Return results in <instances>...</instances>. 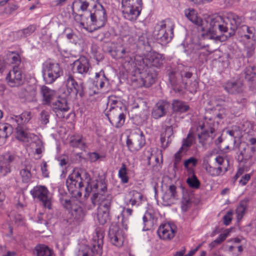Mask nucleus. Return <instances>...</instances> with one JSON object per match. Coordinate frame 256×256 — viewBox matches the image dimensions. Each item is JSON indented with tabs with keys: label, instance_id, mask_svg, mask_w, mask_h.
<instances>
[{
	"label": "nucleus",
	"instance_id": "f257e3e1",
	"mask_svg": "<svg viewBox=\"0 0 256 256\" xmlns=\"http://www.w3.org/2000/svg\"><path fill=\"white\" fill-rule=\"evenodd\" d=\"M184 13L186 17L202 32L212 33V38L221 42L234 34L236 24L240 20V18L231 14H227L224 16H217L202 20L198 16L196 10L193 8L186 9Z\"/></svg>",
	"mask_w": 256,
	"mask_h": 256
},
{
	"label": "nucleus",
	"instance_id": "f03ea898",
	"mask_svg": "<svg viewBox=\"0 0 256 256\" xmlns=\"http://www.w3.org/2000/svg\"><path fill=\"white\" fill-rule=\"evenodd\" d=\"M66 185L69 192L72 194L84 189V196H88L91 192H94V193L90 198L94 206L97 204V199L104 196V194L107 190L106 185L104 180L92 181L89 173L82 169H74L67 178Z\"/></svg>",
	"mask_w": 256,
	"mask_h": 256
},
{
	"label": "nucleus",
	"instance_id": "7ed1b4c3",
	"mask_svg": "<svg viewBox=\"0 0 256 256\" xmlns=\"http://www.w3.org/2000/svg\"><path fill=\"white\" fill-rule=\"evenodd\" d=\"M174 24L169 19L159 22L156 26L154 36L161 44L168 43L172 39L174 34Z\"/></svg>",
	"mask_w": 256,
	"mask_h": 256
},
{
	"label": "nucleus",
	"instance_id": "20e7f679",
	"mask_svg": "<svg viewBox=\"0 0 256 256\" xmlns=\"http://www.w3.org/2000/svg\"><path fill=\"white\" fill-rule=\"evenodd\" d=\"M190 68L182 64H178L176 71L172 69L168 70V80L174 92H179L182 90L179 84L183 78H190L192 77V74L190 72Z\"/></svg>",
	"mask_w": 256,
	"mask_h": 256
},
{
	"label": "nucleus",
	"instance_id": "39448f33",
	"mask_svg": "<svg viewBox=\"0 0 256 256\" xmlns=\"http://www.w3.org/2000/svg\"><path fill=\"white\" fill-rule=\"evenodd\" d=\"M104 234L99 228H96L95 234L92 238V248L87 247L84 250H80L76 256H90V252L101 256L102 253V244Z\"/></svg>",
	"mask_w": 256,
	"mask_h": 256
},
{
	"label": "nucleus",
	"instance_id": "423d86ee",
	"mask_svg": "<svg viewBox=\"0 0 256 256\" xmlns=\"http://www.w3.org/2000/svg\"><path fill=\"white\" fill-rule=\"evenodd\" d=\"M122 12L124 17L130 20H136L142 9V0H122Z\"/></svg>",
	"mask_w": 256,
	"mask_h": 256
},
{
	"label": "nucleus",
	"instance_id": "0eeeda50",
	"mask_svg": "<svg viewBox=\"0 0 256 256\" xmlns=\"http://www.w3.org/2000/svg\"><path fill=\"white\" fill-rule=\"evenodd\" d=\"M62 70L58 63L46 62L44 65L43 76L46 82L51 84L62 74Z\"/></svg>",
	"mask_w": 256,
	"mask_h": 256
},
{
	"label": "nucleus",
	"instance_id": "6e6552de",
	"mask_svg": "<svg viewBox=\"0 0 256 256\" xmlns=\"http://www.w3.org/2000/svg\"><path fill=\"white\" fill-rule=\"evenodd\" d=\"M96 4H94L93 6V10L90 11L88 13L91 24L95 26L96 29H98L106 25L108 16L106 10L102 4L100 5L98 8H96Z\"/></svg>",
	"mask_w": 256,
	"mask_h": 256
},
{
	"label": "nucleus",
	"instance_id": "1a4fd4ad",
	"mask_svg": "<svg viewBox=\"0 0 256 256\" xmlns=\"http://www.w3.org/2000/svg\"><path fill=\"white\" fill-rule=\"evenodd\" d=\"M146 144L145 136L142 132H132L127 136L126 145L128 150L136 152L142 148Z\"/></svg>",
	"mask_w": 256,
	"mask_h": 256
},
{
	"label": "nucleus",
	"instance_id": "9d476101",
	"mask_svg": "<svg viewBox=\"0 0 256 256\" xmlns=\"http://www.w3.org/2000/svg\"><path fill=\"white\" fill-rule=\"evenodd\" d=\"M30 193L34 198L40 202L45 208L52 209L51 197L46 187L40 185L36 186L30 191Z\"/></svg>",
	"mask_w": 256,
	"mask_h": 256
},
{
	"label": "nucleus",
	"instance_id": "9b49d317",
	"mask_svg": "<svg viewBox=\"0 0 256 256\" xmlns=\"http://www.w3.org/2000/svg\"><path fill=\"white\" fill-rule=\"evenodd\" d=\"M126 113V108H124L106 112V115L111 124L114 128H118L124 124Z\"/></svg>",
	"mask_w": 256,
	"mask_h": 256
},
{
	"label": "nucleus",
	"instance_id": "f8f14e48",
	"mask_svg": "<svg viewBox=\"0 0 256 256\" xmlns=\"http://www.w3.org/2000/svg\"><path fill=\"white\" fill-rule=\"evenodd\" d=\"M66 88L69 94L83 98L85 95V87L83 82L78 83L72 74H69L66 81Z\"/></svg>",
	"mask_w": 256,
	"mask_h": 256
},
{
	"label": "nucleus",
	"instance_id": "ddd939ff",
	"mask_svg": "<svg viewBox=\"0 0 256 256\" xmlns=\"http://www.w3.org/2000/svg\"><path fill=\"white\" fill-rule=\"evenodd\" d=\"M51 107L58 118H68V113L70 110V106L66 99L58 97L56 101L52 102Z\"/></svg>",
	"mask_w": 256,
	"mask_h": 256
},
{
	"label": "nucleus",
	"instance_id": "4468645a",
	"mask_svg": "<svg viewBox=\"0 0 256 256\" xmlns=\"http://www.w3.org/2000/svg\"><path fill=\"white\" fill-rule=\"evenodd\" d=\"M92 66L89 60L84 56H81L72 64L74 73L80 74L83 78L90 74Z\"/></svg>",
	"mask_w": 256,
	"mask_h": 256
},
{
	"label": "nucleus",
	"instance_id": "2eb2a0df",
	"mask_svg": "<svg viewBox=\"0 0 256 256\" xmlns=\"http://www.w3.org/2000/svg\"><path fill=\"white\" fill-rule=\"evenodd\" d=\"M228 14H234L236 16L240 18V20L238 22V24H236V28L234 30V34L228 36L226 38V40H228V38L233 36L236 32V30H238V34L243 38H245L247 40L252 39V40H255V36H254V32H255V28L254 27H250L246 25H242V26H240L241 24L242 23L244 18L242 16H239L237 15L236 14L232 13V12H228Z\"/></svg>",
	"mask_w": 256,
	"mask_h": 256
},
{
	"label": "nucleus",
	"instance_id": "dca6fc26",
	"mask_svg": "<svg viewBox=\"0 0 256 256\" xmlns=\"http://www.w3.org/2000/svg\"><path fill=\"white\" fill-rule=\"evenodd\" d=\"M164 58L161 54L156 53H150L142 58V62L147 68L152 67L160 68L163 64Z\"/></svg>",
	"mask_w": 256,
	"mask_h": 256
},
{
	"label": "nucleus",
	"instance_id": "f3484780",
	"mask_svg": "<svg viewBox=\"0 0 256 256\" xmlns=\"http://www.w3.org/2000/svg\"><path fill=\"white\" fill-rule=\"evenodd\" d=\"M17 156L12 153L8 152L0 157V174L5 176L10 172L11 164L16 160Z\"/></svg>",
	"mask_w": 256,
	"mask_h": 256
},
{
	"label": "nucleus",
	"instance_id": "a211bd4d",
	"mask_svg": "<svg viewBox=\"0 0 256 256\" xmlns=\"http://www.w3.org/2000/svg\"><path fill=\"white\" fill-rule=\"evenodd\" d=\"M71 215V218L74 221L81 222L84 217V212L82 208L80 206L78 201L72 200L68 204V207H64Z\"/></svg>",
	"mask_w": 256,
	"mask_h": 256
},
{
	"label": "nucleus",
	"instance_id": "6ab92c4d",
	"mask_svg": "<svg viewBox=\"0 0 256 256\" xmlns=\"http://www.w3.org/2000/svg\"><path fill=\"white\" fill-rule=\"evenodd\" d=\"M8 84L12 87L18 86L22 84V76L21 70L18 66H14L6 76Z\"/></svg>",
	"mask_w": 256,
	"mask_h": 256
},
{
	"label": "nucleus",
	"instance_id": "aec40b11",
	"mask_svg": "<svg viewBox=\"0 0 256 256\" xmlns=\"http://www.w3.org/2000/svg\"><path fill=\"white\" fill-rule=\"evenodd\" d=\"M169 104L168 102L160 100L154 106L152 112V116L156 120L164 116L168 111Z\"/></svg>",
	"mask_w": 256,
	"mask_h": 256
},
{
	"label": "nucleus",
	"instance_id": "412c9836",
	"mask_svg": "<svg viewBox=\"0 0 256 256\" xmlns=\"http://www.w3.org/2000/svg\"><path fill=\"white\" fill-rule=\"evenodd\" d=\"M16 130V138L22 142H29L30 140L34 139L36 135L34 134L28 132L26 131V126L12 124Z\"/></svg>",
	"mask_w": 256,
	"mask_h": 256
},
{
	"label": "nucleus",
	"instance_id": "4be33fe9",
	"mask_svg": "<svg viewBox=\"0 0 256 256\" xmlns=\"http://www.w3.org/2000/svg\"><path fill=\"white\" fill-rule=\"evenodd\" d=\"M140 74L142 84L146 87H149L153 84L156 78V72L149 68L142 70L140 72Z\"/></svg>",
	"mask_w": 256,
	"mask_h": 256
},
{
	"label": "nucleus",
	"instance_id": "5701e85b",
	"mask_svg": "<svg viewBox=\"0 0 256 256\" xmlns=\"http://www.w3.org/2000/svg\"><path fill=\"white\" fill-rule=\"evenodd\" d=\"M174 226L170 224H166L160 226L157 232L160 238L163 240H170L172 238L176 232Z\"/></svg>",
	"mask_w": 256,
	"mask_h": 256
},
{
	"label": "nucleus",
	"instance_id": "b1692460",
	"mask_svg": "<svg viewBox=\"0 0 256 256\" xmlns=\"http://www.w3.org/2000/svg\"><path fill=\"white\" fill-rule=\"evenodd\" d=\"M144 196L140 192L132 190L128 194L126 204L128 206L137 208L142 204Z\"/></svg>",
	"mask_w": 256,
	"mask_h": 256
},
{
	"label": "nucleus",
	"instance_id": "393cba45",
	"mask_svg": "<svg viewBox=\"0 0 256 256\" xmlns=\"http://www.w3.org/2000/svg\"><path fill=\"white\" fill-rule=\"evenodd\" d=\"M108 237L113 245L118 247L122 246L124 238L122 234V231L118 227L113 226L110 228Z\"/></svg>",
	"mask_w": 256,
	"mask_h": 256
},
{
	"label": "nucleus",
	"instance_id": "a878e982",
	"mask_svg": "<svg viewBox=\"0 0 256 256\" xmlns=\"http://www.w3.org/2000/svg\"><path fill=\"white\" fill-rule=\"evenodd\" d=\"M89 5L90 2L87 0H75L71 6L73 16L76 18L79 16L83 20L84 16L82 14H78V13L86 11Z\"/></svg>",
	"mask_w": 256,
	"mask_h": 256
},
{
	"label": "nucleus",
	"instance_id": "bb28decb",
	"mask_svg": "<svg viewBox=\"0 0 256 256\" xmlns=\"http://www.w3.org/2000/svg\"><path fill=\"white\" fill-rule=\"evenodd\" d=\"M224 87L226 91L230 94H240L244 91L243 84L240 81H228Z\"/></svg>",
	"mask_w": 256,
	"mask_h": 256
},
{
	"label": "nucleus",
	"instance_id": "cd10ccee",
	"mask_svg": "<svg viewBox=\"0 0 256 256\" xmlns=\"http://www.w3.org/2000/svg\"><path fill=\"white\" fill-rule=\"evenodd\" d=\"M126 108V106L121 101V98L114 95L108 97L107 108L106 112H110L113 110Z\"/></svg>",
	"mask_w": 256,
	"mask_h": 256
},
{
	"label": "nucleus",
	"instance_id": "c85d7f7f",
	"mask_svg": "<svg viewBox=\"0 0 256 256\" xmlns=\"http://www.w3.org/2000/svg\"><path fill=\"white\" fill-rule=\"evenodd\" d=\"M40 93L42 96L43 104H44L48 105L52 103V100L57 96L55 90L44 86H42Z\"/></svg>",
	"mask_w": 256,
	"mask_h": 256
},
{
	"label": "nucleus",
	"instance_id": "c756f323",
	"mask_svg": "<svg viewBox=\"0 0 256 256\" xmlns=\"http://www.w3.org/2000/svg\"><path fill=\"white\" fill-rule=\"evenodd\" d=\"M94 84L96 88L100 90L108 86V79L106 76L103 70L96 73L95 80L94 82Z\"/></svg>",
	"mask_w": 256,
	"mask_h": 256
},
{
	"label": "nucleus",
	"instance_id": "7c9ffc66",
	"mask_svg": "<svg viewBox=\"0 0 256 256\" xmlns=\"http://www.w3.org/2000/svg\"><path fill=\"white\" fill-rule=\"evenodd\" d=\"M32 118L30 112L25 111L20 116H14L12 118V123L26 126Z\"/></svg>",
	"mask_w": 256,
	"mask_h": 256
},
{
	"label": "nucleus",
	"instance_id": "2f4dec72",
	"mask_svg": "<svg viewBox=\"0 0 256 256\" xmlns=\"http://www.w3.org/2000/svg\"><path fill=\"white\" fill-rule=\"evenodd\" d=\"M36 29L35 24L29 25L27 28L18 30L14 32V38L17 40H20L26 38L33 34Z\"/></svg>",
	"mask_w": 256,
	"mask_h": 256
},
{
	"label": "nucleus",
	"instance_id": "473e14b6",
	"mask_svg": "<svg viewBox=\"0 0 256 256\" xmlns=\"http://www.w3.org/2000/svg\"><path fill=\"white\" fill-rule=\"evenodd\" d=\"M12 132V125L5 123L0 124V146L4 144L6 138Z\"/></svg>",
	"mask_w": 256,
	"mask_h": 256
},
{
	"label": "nucleus",
	"instance_id": "72a5a7b5",
	"mask_svg": "<svg viewBox=\"0 0 256 256\" xmlns=\"http://www.w3.org/2000/svg\"><path fill=\"white\" fill-rule=\"evenodd\" d=\"M144 228L143 230H147L153 226L156 222L157 218L153 212L146 211L142 217Z\"/></svg>",
	"mask_w": 256,
	"mask_h": 256
},
{
	"label": "nucleus",
	"instance_id": "f704fd0d",
	"mask_svg": "<svg viewBox=\"0 0 256 256\" xmlns=\"http://www.w3.org/2000/svg\"><path fill=\"white\" fill-rule=\"evenodd\" d=\"M34 250L36 256H55L54 250L44 244H38L36 246Z\"/></svg>",
	"mask_w": 256,
	"mask_h": 256
},
{
	"label": "nucleus",
	"instance_id": "c9c22d12",
	"mask_svg": "<svg viewBox=\"0 0 256 256\" xmlns=\"http://www.w3.org/2000/svg\"><path fill=\"white\" fill-rule=\"evenodd\" d=\"M172 108L175 112L184 113L188 111L190 108L186 102L174 100L172 102Z\"/></svg>",
	"mask_w": 256,
	"mask_h": 256
},
{
	"label": "nucleus",
	"instance_id": "e433bc0d",
	"mask_svg": "<svg viewBox=\"0 0 256 256\" xmlns=\"http://www.w3.org/2000/svg\"><path fill=\"white\" fill-rule=\"evenodd\" d=\"M194 50L198 58L200 61L202 62H206L207 57L210 54L209 52L206 49L205 46H200L199 44L194 45Z\"/></svg>",
	"mask_w": 256,
	"mask_h": 256
},
{
	"label": "nucleus",
	"instance_id": "4c0bfd02",
	"mask_svg": "<svg viewBox=\"0 0 256 256\" xmlns=\"http://www.w3.org/2000/svg\"><path fill=\"white\" fill-rule=\"evenodd\" d=\"M188 177L186 182L189 186L192 188L198 189L200 186V182L196 176L193 168L188 169Z\"/></svg>",
	"mask_w": 256,
	"mask_h": 256
},
{
	"label": "nucleus",
	"instance_id": "58836bf2",
	"mask_svg": "<svg viewBox=\"0 0 256 256\" xmlns=\"http://www.w3.org/2000/svg\"><path fill=\"white\" fill-rule=\"evenodd\" d=\"M31 166H22L20 170L19 174L24 183L29 182L32 178Z\"/></svg>",
	"mask_w": 256,
	"mask_h": 256
},
{
	"label": "nucleus",
	"instance_id": "ea45409f",
	"mask_svg": "<svg viewBox=\"0 0 256 256\" xmlns=\"http://www.w3.org/2000/svg\"><path fill=\"white\" fill-rule=\"evenodd\" d=\"M97 202L98 203L96 205H99L98 209L108 211V212H110L112 204L111 196H108L107 198H106L104 196L100 197V198H98L97 199Z\"/></svg>",
	"mask_w": 256,
	"mask_h": 256
},
{
	"label": "nucleus",
	"instance_id": "a19ab883",
	"mask_svg": "<svg viewBox=\"0 0 256 256\" xmlns=\"http://www.w3.org/2000/svg\"><path fill=\"white\" fill-rule=\"evenodd\" d=\"M256 69L253 66L246 67L242 74V77L250 82H252L256 79Z\"/></svg>",
	"mask_w": 256,
	"mask_h": 256
},
{
	"label": "nucleus",
	"instance_id": "79ce46f5",
	"mask_svg": "<svg viewBox=\"0 0 256 256\" xmlns=\"http://www.w3.org/2000/svg\"><path fill=\"white\" fill-rule=\"evenodd\" d=\"M248 200L244 198L242 200L236 210V217L238 220H240L243 218L246 210L247 208Z\"/></svg>",
	"mask_w": 256,
	"mask_h": 256
},
{
	"label": "nucleus",
	"instance_id": "37998d69",
	"mask_svg": "<svg viewBox=\"0 0 256 256\" xmlns=\"http://www.w3.org/2000/svg\"><path fill=\"white\" fill-rule=\"evenodd\" d=\"M58 194H59V200L60 204L63 207H68V204L72 201L69 199V196L68 193L64 190V188L59 186L58 187Z\"/></svg>",
	"mask_w": 256,
	"mask_h": 256
},
{
	"label": "nucleus",
	"instance_id": "c03bdc74",
	"mask_svg": "<svg viewBox=\"0 0 256 256\" xmlns=\"http://www.w3.org/2000/svg\"><path fill=\"white\" fill-rule=\"evenodd\" d=\"M97 219L102 225H104L110 220V212L108 211L98 209L97 214Z\"/></svg>",
	"mask_w": 256,
	"mask_h": 256
},
{
	"label": "nucleus",
	"instance_id": "a18cd8bd",
	"mask_svg": "<svg viewBox=\"0 0 256 256\" xmlns=\"http://www.w3.org/2000/svg\"><path fill=\"white\" fill-rule=\"evenodd\" d=\"M194 140V138L192 133L189 132L186 138L183 140L182 144L180 148L184 149L185 152H187L188 148L192 146Z\"/></svg>",
	"mask_w": 256,
	"mask_h": 256
},
{
	"label": "nucleus",
	"instance_id": "49530a36",
	"mask_svg": "<svg viewBox=\"0 0 256 256\" xmlns=\"http://www.w3.org/2000/svg\"><path fill=\"white\" fill-rule=\"evenodd\" d=\"M178 194L176 192V186L172 184L169 186L168 190L163 196L164 200L177 198Z\"/></svg>",
	"mask_w": 256,
	"mask_h": 256
},
{
	"label": "nucleus",
	"instance_id": "de8ad7c7",
	"mask_svg": "<svg viewBox=\"0 0 256 256\" xmlns=\"http://www.w3.org/2000/svg\"><path fill=\"white\" fill-rule=\"evenodd\" d=\"M118 176L122 184L128 182L129 178L128 176L127 168L125 164L122 163V167L118 170Z\"/></svg>",
	"mask_w": 256,
	"mask_h": 256
},
{
	"label": "nucleus",
	"instance_id": "09e8293b",
	"mask_svg": "<svg viewBox=\"0 0 256 256\" xmlns=\"http://www.w3.org/2000/svg\"><path fill=\"white\" fill-rule=\"evenodd\" d=\"M8 60L12 64H14V66H18L21 62V60L20 55L18 53L12 52L8 54Z\"/></svg>",
	"mask_w": 256,
	"mask_h": 256
},
{
	"label": "nucleus",
	"instance_id": "8fccbe9b",
	"mask_svg": "<svg viewBox=\"0 0 256 256\" xmlns=\"http://www.w3.org/2000/svg\"><path fill=\"white\" fill-rule=\"evenodd\" d=\"M247 151H248V155L244 157V156H243L242 152H241L240 154V155L238 156V158L240 162H242L244 159L246 160H248V159L252 158L254 154V152L256 151V148L254 146H248V148H247Z\"/></svg>",
	"mask_w": 256,
	"mask_h": 256
},
{
	"label": "nucleus",
	"instance_id": "3c124183",
	"mask_svg": "<svg viewBox=\"0 0 256 256\" xmlns=\"http://www.w3.org/2000/svg\"><path fill=\"white\" fill-rule=\"evenodd\" d=\"M82 136H74L70 141V144L73 147H79L84 144L82 140Z\"/></svg>",
	"mask_w": 256,
	"mask_h": 256
},
{
	"label": "nucleus",
	"instance_id": "603ef678",
	"mask_svg": "<svg viewBox=\"0 0 256 256\" xmlns=\"http://www.w3.org/2000/svg\"><path fill=\"white\" fill-rule=\"evenodd\" d=\"M50 114L48 111L43 110L40 114V120L43 124H46L49 122Z\"/></svg>",
	"mask_w": 256,
	"mask_h": 256
},
{
	"label": "nucleus",
	"instance_id": "864d4df0",
	"mask_svg": "<svg viewBox=\"0 0 256 256\" xmlns=\"http://www.w3.org/2000/svg\"><path fill=\"white\" fill-rule=\"evenodd\" d=\"M191 204V201L188 195L186 194L183 196L182 200V209L184 211H186L188 208Z\"/></svg>",
	"mask_w": 256,
	"mask_h": 256
},
{
	"label": "nucleus",
	"instance_id": "5fc2aeb1",
	"mask_svg": "<svg viewBox=\"0 0 256 256\" xmlns=\"http://www.w3.org/2000/svg\"><path fill=\"white\" fill-rule=\"evenodd\" d=\"M18 6L17 4H9L6 7L4 8V12L9 15L12 14L14 11H16Z\"/></svg>",
	"mask_w": 256,
	"mask_h": 256
},
{
	"label": "nucleus",
	"instance_id": "6e6d98bb",
	"mask_svg": "<svg viewBox=\"0 0 256 256\" xmlns=\"http://www.w3.org/2000/svg\"><path fill=\"white\" fill-rule=\"evenodd\" d=\"M214 132V129L210 128V130H204L200 134H198V138L201 140H206L208 137L210 136V133L212 134Z\"/></svg>",
	"mask_w": 256,
	"mask_h": 256
},
{
	"label": "nucleus",
	"instance_id": "4d7b16f0",
	"mask_svg": "<svg viewBox=\"0 0 256 256\" xmlns=\"http://www.w3.org/2000/svg\"><path fill=\"white\" fill-rule=\"evenodd\" d=\"M197 162L198 160L196 158L194 157H191L185 160L184 166L188 170V168H188V166L190 164H192V166H195L197 164Z\"/></svg>",
	"mask_w": 256,
	"mask_h": 256
},
{
	"label": "nucleus",
	"instance_id": "13d9d810",
	"mask_svg": "<svg viewBox=\"0 0 256 256\" xmlns=\"http://www.w3.org/2000/svg\"><path fill=\"white\" fill-rule=\"evenodd\" d=\"M232 212L231 211H228L223 217L224 223L225 225H228L232 220Z\"/></svg>",
	"mask_w": 256,
	"mask_h": 256
},
{
	"label": "nucleus",
	"instance_id": "bf43d9fd",
	"mask_svg": "<svg viewBox=\"0 0 256 256\" xmlns=\"http://www.w3.org/2000/svg\"><path fill=\"white\" fill-rule=\"evenodd\" d=\"M228 232L221 234L218 237L214 240L215 243L218 246L226 240L228 236Z\"/></svg>",
	"mask_w": 256,
	"mask_h": 256
},
{
	"label": "nucleus",
	"instance_id": "052dcab7",
	"mask_svg": "<svg viewBox=\"0 0 256 256\" xmlns=\"http://www.w3.org/2000/svg\"><path fill=\"white\" fill-rule=\"evenodd\" d=\"M171 138L169 136L168 138L167 142H166V138L165 136H162V135H161L160 137V142L162 144V147L164 150L166 148L168 147L169 146V144L171 142Z\"/></svg>",
	"mask_w": 256,
	"mask_h": 256
},
{
	"label": "nucleus",
	"instance_id": "680f3d73",
	"mask_svg": "<svg viewBox=\"0 0 256 256\" xmlns=\"http://www.w3.org/2000/svg\"><path fill=\"white\" fill-rule=\"evenodd\" d=\"M183 151H184V150L180 148L178 152L176 153L174 155V164H177L180 161L182 157V153Z\"/></svg>",
	"mask_w": 256,
	"mask_h": 256
},
{
	"label": "nucleus",
	"instance_id": "e2e57ef3",
	"mask_svg": "<svg viewBox=\"0 0 256 256\" xmlns=\"http://www.w3.org/2000/svg\"><path fill=\"white\" fill-rule=\"evenodd\" d=\"M210 168H212L214 171V172L212 173H211L210 171V174L213 176H218L220 175L222 172V169L221 166H218V168H212L210 166Z\"/></svg>",
	"mask_w": 256,
	"mask_h": 256
},
{
	"label": "nucleus",
	"instance_id": "0e129e2a",
	"mask_svg": "<svg viewBox=\"0 0 256 256\" xmlns=\"http://www.w3.org/2000/svg\"><path fill=\"white\" fill-rule=\"evenodd\" d=\"M48 165L46 162H44L42 165L41 166V170L42 175L45 178H48L49 176V172L48 170Z\"/></svg>",
	"mask_w": 256,
	"mask_h": 256
},
{
	"label": "nucleus",
	"instance_id": "69168bd1",
	"mask_svg": "<svg viewBox=\"0 0 256 256\" xmlns=\"http://www.w3.org/2000/svg\"><path fill=\"white\" fill-rule=\"evenodd\" d=\"M152 156V152L151 149L146 150L144 151V156L146 158V160H147V164L148 165L150 166V159Z\"/></svg>",
	"mask_w": 256,
	"mask_h": 256
},
{
	"label": "nucleus",
	"instance_id": "338daca9",
	"mask_svg": "<svg viewBox=\"0 0 256 256\" xmlns=\"http://www.w3.org/2000/svg\"><path fill=\"white\" fill-rule=\"evenodd\" d=\"M250 174H246L242 177V178L239 181V182L242 186H245L248 183V182L250 180Z\"/></svg>",
	"mask_w": 256,
	"mask_h": 256
},
{
	"label": "nucleus",
	"instance_id": "774afa93",
	"mask_svg": "<svg viewBox=\"0 0 256 256\" xmlns=\"http://www.w3.org/2000/svg\"><path fill=\"white\" fill-rule=\"evenodd\" d=\"M238 132L236 130H228L226 131V134H229L230 136L233 137L234 138V143L236 142V138L238 137Z\"/></svg>",
	"mask_w": 256,
	"mask_h": 256
}]
</instances>
